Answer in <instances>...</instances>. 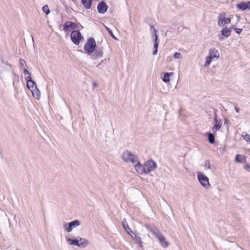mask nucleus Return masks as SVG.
<instances>
[{
  "label": "nucleus",
  "mask_w": 250,
  "mask_h": 250,
  "mask_svg": "<svg viewBox=\"0 0 250 250\" xmlns=\"http://www.w3.org/2000/svg\"><path fill=\"white\" fill-rule=\"evenodd\" d=\"M220 56L219 51L215 48H211L208 51V55L206 58L205 67L208 66L212 61H217Z\"/></svg>",
  "instance_id": "1"
},
{
  "label": "nucleus",
  "mask_w": 250,
  "mask_h": 250,
  "mask_svg": "<svg viewBox=\"0 0 250 250\" xmlns=\"http://www.w3.org/2000/svg\"><path fill=\"white\" fill-rule=\"evenodd\" d=\"M150 231L152 232L153 235L159 240L162 247L165 248L168 247V242L167 241L165 236L159 231V230L157 228H152L151 229Z\"/></svg>",
  "instance_id": "2"
},
{
  "label": "nucleus",
  "mask_w": 250,
  "mask_h": 250,
  "mask_svg": "<svg viewBox=\"0 0 250 250\" xmlns=\"http://www.w3.org/2000/svg\"><path fill=\"white\" fill-rule=\"evenodd\" d=\"M122 158L125 162L131 163L133 165L135 164L138 161L137 157L127 150L123 152Z\"/></svg>",
  "instance_id": "3"
},
{
  "label": "nucleus",
  "mask_w": 250,
  "mask_h": 250,
  "mask_svg": "<svg viewBox=\"0 0 250 250\" xmlns=\"http://www.w3.org/2000/svg\"><path fill=\"white\" fill-rule=\"evenodd\" d=\"M96 46L95 40L91 38L88 40L87 42L84 45V49L88 53L90 54L94 52Z\"/></svg>",
  "instance_id": "4"
},
{
  "label": "nucleus",
  "mask_w": 250,
  "mask_h": 250,
  "mask_svg": "<svg viewBox=\"0 0 250 250\" xmlns=\"http://www.w3.org/2000/svg\"><path fill=\"white\" fill-rule=\"evenodd\" d=\"M197 177L199 181L203 187L207 189L210 188L208 178L207 176L201 172H198Z\"/></svg>",
  "instance_id": "5"
},
{
  "label": "nucleus",
  "mask_w": 250,
  "mask_h": 250,
  "mask_svg": "<svg viewBox=\"0 0 250 250\" xmlns=\"http://www.w3.org/2000/svg\"><path fill=\"white\" fill-rule=\"evenodd\" d=\"M70 37L72 42L76 45H78L83 39L81 33L78 30L73 31L71 34Z\"/></svg>",
  "instance_id": "6"
},
{
  "label": "nucleus",
  "mask_w": 250,
  "mask_h": 250,
  "mask_svg": "<svg viewBox=\"0 0 250 250\" xmlns=\"http://www.w3.org/2000/svg\"><path fill=\"white\" fill-rule=\"evenodd\" d=\"M144 166L145 168L146 174H149L151 171L155 169L157 165L153 160H150L145 162Z\"/></svg>",
  "instance_id": "7"
},
{
  "label": "nucleus",
  "mask_w": 250,
  "mask_h": 250,
  "mask_svg": "<svg viewBox=\"0 0 250 250\" xmlns=\"http://www.w3.org/2000/svg\"><path fill=\"white\" fill-rule=\"evenodd\" d=\"M226 14L221 13L218 16V24L219 26H223L226 24H228L230 22V19L229 18H225Z\"/></svg>",
  "instance_id": "8"
},
{
  "label": "nucleus",
  "mask_w": 250,
  "mask_h": 250,
  "mask_svg": "<svg viewBox=\"0 0 250 250\" xmlns=\"http://www.w3.org/2000/svg\"><path fill=\"white\" fill-rule=\"evenodd\" d=\"M80 222L78 220H75L69 223H68V227L66 228V231L70 232L72 231L73 229L80 225Z\"/></svg>",
  "instance_id": "9"
},
{
  "label": "nucleus",
  "mask_w": 250,
  "mask_h": 250,
  "mask_svg": "<svg viewBox=\"0 0 250 250\" xmlns=\"http://www.w3.org/2000/svg\"><path fill=\"white\" fill-rule=\"evenodd\" d=\"M134 166L138 173L140 174H146L145 168H144V165L140 164L138 160L135 164H134Z\"/></svg>",
  "instance_id": "10"
},
{
  "label": "nucleus",
  "mask_w": 250,
  "mask_h": 250,
  "mask_svg": "<svg viewBox=\"0 0 250 250\" xmlns=\"http://www.w3.org/2000/svg\"><path fill=\"white\" fill-rule=\"evenodd\" d=\"M97 10L99 13L104 14L107 10V6L104 2H101L97 6Z\"/></svg>",
  "instance_id": "11"
},
{
  "label": "nucleus",
  "mask_w": 250,
  "mask_h": 250,
  "mask_svg": "<svg viewBox=\"0 0 250 250\" xmlns=\"http://www.w3.org/2000/svg\"><path fill=\"white\" fill-rule=\"evenodd\" d=\"M231 31V30L229 28H228L227 27L223 28L222 30V31H221L222 36L219 37V39L221 40H224L223 37H228L229 36H230Z\"/></svg>",
  "instance_id": "12"
},
{
  "label": "nucleus",
  "mask_w": 250,
  "mask_h": 250,
  "mask_svg": "<svg viewBox=\"0 0 250 250\" xmlns=\"http://www.w3.org/2000/svg\"><path fill=\"white\" fill-rule=\"evenodd\" d=\"M76 24L72 21H67L63 25V30L67 31L68 29H74L76 28Z\"/></svg>",
  "instance_id": "13"
},
{
  "label": "nucleus",
  "mask_w": 250,
  "mask_h": 250,
  "mask_svg": "<svg viewBox=\"0 0 250 250\" xmlns=\"http://www.w3.org/2000/svg\"><path fill=\"white\" fill-rule=\"evenodd\" d=\"M103 55V51L100 49L96 50L95 53L92 56V58L94 60L98 59L102 57Z\"/></svg>",
  "instance_id": "14"
},
{
  "label": "nucleus",
  "mask_w": 250,
  "mask_h": 250,
  "mask_svg": "<svg viewBox=\"0 0 250 250\" xmlns=\"http://www.w3.org/2000/svg\"><path fill=\"white\" fill-rule=\"evenodd\" d=\"M215 125L212 128V130L214 133H215L217 130H218L221 127V124L218 123L216 116L214 118Z\"/></svg>",
  "instance_id": "15"
},
{
  "label": "nucleus",
  "mask_w": 250,
  "mask_h": 250,
  "mask_svg": "<svg viewBox=\"0 0 250 250\" xmlns=\"http://www.w3.org/2000/svg\"><path fill=\"white\" fill-rule=\"evenodd\" d=\"M79 241L80 240L78 238V237L76 239H72L70 238L67 239V242L69 243L70 245L76 246L78 247H80Z\"/></svg>",
  "instance_id": "16"
},
{
  "label": "nucleus",
  "mask_w": 250,
  "mask_h": 250,
  "mask_svg": "<svg viewBox=\"0 0 250 250\" xmlns=\"http://www.w3.org/2000/svg\"><path fill=\"white\" fill-rule=\"evenodd\" d=\"M78 238L80 240V247L81 248H84L86 247L89 244V242L87 240L84 239V238H82L80 237H78Z\"/></svg>",
  "instance_id": "17"
},
{
  "label": "nucleus",
  "mask_w": 250,
  "mask_h": 250,
  "mask_svg": "<svg viewBox=\"0 0 250 250\" xmlns=\"http://www.w3.org/2000/svg\"><path fill=\"white\" fill-rule=\"evenodd\" d=\"M236 162L240 163H244L246 161L245 157L244 155L238 154L235 158Z\"/></svg>",
  "instance_id": "18"
},
{
  "label": "nucleus",
  "mask_w": 250,
  "mask_h": 250,
  "mask_svg": "<svg viewBox=\"0 0 250 250\" xmlns=\"http://www.w3.org/2000/svg\"><path fill=\"white\" fill-rule=\"evenodd\" d=\"M237 7L241 10H245L247 9V2H240L237 4Z\"/></svg>",
  "instance_id": "19"
},
{
  "label": "nucleus",
  "mask_w": 250,
  "mask_h": 250,
  "mask_svg": "<svg viewBox=\"0 0 250 250\" xmlns=\"http://www.w3.org/2000/svg\"><path fill=\"white\" fill-rule=\"evenodd\" d=\"M82 2L86 9H89L91 5V0H82Z\"/></svg>",
  "instance_id": "20"
},
{
  "label": "nucleus",
  "mask_w": 250,
  "mask_h": 250,
  "mask_svg": "<svg viewBox=\"0 0 250 250\" xmlns=\"http://www.w3.org/2000/svg\"><path fill=\"white\" fill-rule=\"evenodd\" d=\"M27 87L31 90H33L34 87L36 88V84L35 82H34L33 81H31L30 82H27Z\"/></svg>",
  "instance_id": "21"
},
{
  "label": "nucleus",
  "mask_w": 250,
  "mask_h": 250,
  "mask_svg": "<svg viewBox=\"0 0 250 250\" xmlns=\"http://www.w3.org/2000/svg\"><path fill=\"white\" fill-rule=\"evenodd\" d=\"M172 75V73H166L163 78V81L165 83L169 82V77Z\"/></svg>",
  "instance_id": "22"
},
{
  "label": "nucleus",
  "mask_w": 250,
  "mask_h": 250,
  "mask_svg": "<svg viewBox=\"0 0 250 250\" xmlns=\"http://www.w3.org/2000/svg\"><path fill=\"white\" fill-rule=\"evenodd\" d=\"M134 241L135 243L138 245L139 247L142 248L143 247V243L140 237L138 236H135L134 238Z\"/></svg>",
  "instance_id": "23"
},
{
  "label": "nucleus",
  "mask_w": 250,
  "mask_h": 250,
  "mask_svg": "<svg viewBox=\"0 0 250 250\" xmlns=\"http://www.w3.org/2000/svg\"><path fill=\"white\" fill-rule=\"evenodd\" d=\"M208 140L210 144H213L215 141V138L213 134L211 133L208 134Z\"/></svg>",
  "instance_id": "24"
},
{
  "label": "nucleus",
  "mask_w": 250,
  "mask_h": 250,
  "mask_svg": "<svg viewBox=\"0 0 250 250\" xmlns=\"http://www.w3.org/2000/svg\"><path fill=\"white\" fill-rule=\"evenodd\" d=\"M32 94L33 96L37 99H39L40 97V92L38 90H37L36 91L33 90Z\"/></svg>",
  "instance_id": "25"
},
{
  "label": "nucleus",
  "mask_w": 250,
  "mask_h": 250,
  "mask_svg": "<svg viewBox=\"0 0 250 250\" xmlns=\"http://www.w3.org/2000/svg\"><path fill=\"white\" fill-rule=\"evenodd\" d=\"M19 64H20V65L21 66V68H25V66H26V62H25V61L22 59H20V60H19Z\"/></svg>",
  "instance_id": "26"
},
{
  "label": "nucleus",
  "mask_w": 250,
  "mask_h": 250,
  "mask_svg": "<svg viewBox=\"0 0 250 250\" xmlns=\"http://www.w3.org/2000/svg\"><path fill=\"white\" fill-rule=\"evenodd\" d=\"M42 11L45 13L46 15H48L50 13V10L49 9L48 6L47 5H45L43 6L42 8Z\"/></svg>",
  "instance_id": "27"
},
{
  "label": "nucleus",
  "mask_w": 250,
  "mask_h": 250,
  "mask_svg": "<svg viewBox=\"0 0 250 250\" xmlns=\"http://www.w3.org/2000/svg\"><path fill=\"white\" fill-rule=\"evenodd\" d=\"M173 57L175 59H179L181 58L182 55L180 53L175 52L173 55Z\"/></svg>",
  "instance_id": "28"
},
{
  "label": "nucleus",
  "mask_w": 250,
  "mask_h": 250,
  "mask_svg": "<svg viewBox=\"0 0 250 250\" xmlns=\"http://www.w3.org/2000/svg\"><path fill=\"white\" fill-rule=\"evenodd\" d=\"M105 28L107 30V31L108 32V33L110 35V36L113 38L116 39V37L114 36V34H113V32H112V30L109 28L107 27V26H105Z\"/></svg>",
  "instance_id": "29"
},
{
  "label": "nucleus",
  "mask_w": 250,
  "mask_h": 250,
  "mask_svg": "<svg viewBox=\"0 0 250 250\" xmlns=\"http://www.w3.org/2000/svg\"><path fill=\"white\" fill-rule=\"evenodd\" d=\"M155 39H154V43H159V40L158 38V36L156 34L154 35Z\"/></svg>",
  "instance_id": "30"
},
{
  "label": "nucleus",
  "mask_w": 250,
  "mask_h": 250,
  "mask_svg": "<svg viewBox=\"0 0 250 250\" xmlns=\"http://www.w3.org/2000/svg\"><path fill=\"white\" fill-rule=\"evenodd\" d=\"M23 73L24 75H31V74L29 72V71L26 69L25 68H23Z\"/></svg>",
  "instance_id": "31"
},
{
  "label": "nucleus",
  "mask_w": 250,
  "mask_h": 250,
  "mask_svg": "<svg viewBox=\"0 0 250 250\" xmlns=\"http://www.w3.org/2000/svg\"><path fill=\"white\" fill-rule=\"evenodd\" d=\"M244 139L245 140H246V141H248V140H250V136L249 134H246L244 136Z\"/></svg>",
  "instance_id": "32"
},
{
  "label": "nucleus",
  "mask_w": 250,
  "mask_h": 250,
  "mask_svg": "<svg viewBox=\"0 0 250 250\" xmlns=\"http://www.w3.org/2000/svg\"><path fill=\"white\" fill-rule=\"evenodd\" d=\"M25 80H26L27 83L30 82V81H32L31 75H29V76L25 78Z\"/></svg>",
  "instance_id": "33"
},
{
  "label": "nucleus",
  "mask_w": 250,
  "mask_h": 250,
  "mask_svg": "<svg viewBox=\"0 0 250 250\" xmlns=\"http://www.w3.org/2000/svg\"><path fill=\"white\" fill-rule=\"evenodd\" d=\"M205 167L207 169H210V165H209V163L208 162H206L205 163Z\"/></svg>",
  "instance_id": "34"
},
{
  "label": "nucleus",
  "mask_w": 250,
  "mask_h": 250,
  "mask_svg": "<svg viewBox=\"0 0 250 250\" xmlns=\"http://www.w3.org/2000/svg\"><path fill=\"white\" fill-rule=\"evenodd\" d=\"M235 30L236 32L238 34H240L242 31V29L240 28H235Z\"/></svg>",
  "instance_id": "35"
},
{
  "label": "nucleus",
  "mask_w": 250,
  "mask_h": 250,
  "mask_svg": "<svg viewBox=\"0 0 250 250\" xmlns=\"http://www.w3.org/2000/svg\"><path fill=\"white\" fill-rule=\"evenodd\" d=\"M244 168L247 170H249L250 169V165L248 164L245 165Z\"/></svg>",
  "instance_id": "36"
},
{
  "label": "nucleus",
  "mask_w": 250,
  "mask_h": 250,
  "mask_svg": "<svg viewBox=\"0 0 250 250\" xmlns=\"http://www.w3.org/2000/svg\"><path fill=\"white\" fill-rule=\"evenodd\" d=\"M159 43H154V49H157L158 47Z\"/></svg>",
  "instance_id": "37"
},
{
  "label": "nucleus",
  "mask_w": 250,
  "mask_h": 250,
  "mask_svg": "<svg viewBox=\"0 0 250 250\" xmlns=\"http://www.w3.org/2000/svg\"><path fill=\"white\" fill-rule=\"evenodd\" d=\"M247 7H248L247 9H249L250 10V1L247 2Z\"/></svg>",
  "instance_id": "38"
},
{
  "label": "nucleus",
  "mask_w": 250,
  "mask_h": 250,
  "mask_svg": "<svg viewBox=\"0 0 250 250\" xmlns=\"http://www.w3.org/2000/svg\"><path fill=\"white\" fill-rule=\"evenodd\" d=\"M157 53V49H154V50L153 52V55H156Z\"/></svg>",
  "instance_id": "39"
},
{
  "label": "nucleus",
  "mask_w": 250,
  "mask_h": 250,
  "mask_svg": "<svg viewBox=\"0 0 250 250\" xmlns=\"http://www.w3.org/2000/svg\"><path fill=\"white\" fill-rule=\"evenodd\" d=\"M5 213L1 209H0V215H4Z\"/></svg>",
  "instance_id": "40"
},
{
  "label": "nucleus",
  "mask_w": 250,
  "mask_h": 250,
  "mask_svg": "<svg viewBox=\"0 0 250 250\" xmlns=\"http://www.w3.org/2000/svg\"><path fill=\"white\" fill-rule=\"evenodd\" d=\"M104 61H102L101 62L99 63L98 65L97 66V67H98V66H100V65H103V64L104 63Z\"/></svg>",
  "instance_id": "41"
},
{
  "label": "nucleus",
  "mask_w": 250,
  "mask_h": 250,
  "mask_svg": "<svg viewBox=\"0 0 250 250\" xmlns=\"http://www.w3.org/2000/svg\"><path fill=\"white\" fill-rule=\"evenodd\" d=\"M234 108H235V110L236 111V112L237 113H238L239 109L236 106H235Z\"/></svg>",
  "instance_id": "42"
},
{
  "label": "nucleus",
  "mask_w": 250,
  "mask_h": 250,
  "mask_svg": "<svg viewBox=\"0 0 250 250\" xmlns=\"http://www.w3.org/2000/svg\"><path fill=\"white\" fill-rule=\"evenodd\" d=\"M123 227L125 228V230L126 231H127V229L126 228V227H125V224L124 223H123Z\"/></svg>",
  "instance_id": "43"
},
{
  "label": "nucleus",
  "mask_w": 250,
  "mask_h": 250,
  "mask_svg": "<svg viewBox=\"0 0 250 250\" xmlns=\"http://www.w3.org/2000/svg\"><path fill=\"white\" fill-rule=\"evenodd\" d=\"M65 230L66 231V228L68 227V224H65L64 226Z\"/></svg>",
  "instance_id": "44"
},
{
  "label": "nucleus",
  "mask_w": 250,
  "mask_h": 250,
  "mask_svg": "<svg viewBox=\"0 0 250 250\" xmlns=\"http://www.w3.org/2000/svg\"><path fill=\"white\" fill-rule=\"evenodd\" d=\"M153 31H154V33H155V34H154V35H155V34H156V33H157V31L155 29H154V28L153 29Z\"/></svg>",
  "instance_id": "45"
},
{
  "label": "nucleus",
  "mask_w": 250,
  "mask_h": 250,
  "mask_svg": "<svg viewBox=\"0 0 250 250\" xmlns=\"http://www.w3.org/2000/svg\"><path fill=\"white\" fill-rule=\"evenodd\" d=\"M93 86H94V87L97 86V83H93Z\"/></svg>",
  "instance_id": "46"
},
{
  "label": "nucleus",
  "mask_w": 250,
  "mask_h": 250,
  "mask_svg": "<svg viewBox=\"0 0 250 250\" xmlns=\"http://www.w3.org/2000/svg\"><path fill=\"white\" fill-rule=\"evenodd\" d=\"M126 225H127V229H129L130 231H131V230H130V229H129V228L128 227V225H127V224H126Z\"/></svg>",
  "instance_id": "47"
},
{
  "label": "nucleus",
  "mask_w": 250,
  "mask_h": 250,
  "mask_svg": "<svg viewBox=\"0 0 250 250\" xmlns=\"http://www.w3.org/2000/svg\"><path fill=\"white\" fill-rule=\"evenodd\" d=\"M108 60H109V59H107V60H106V59H105V60H104V61H106V62H108Z\"/></svg>",
  "instance_id": "48"
},
{
  "label": "nucleus",
  "mask_w": 250,
  "mask_h": 250,
  "mask_svg": "<svg viewBox=\"0 0 250 250\" xmlns=\"http://www.w3.org/2000/svg\"><path fill=\"white\" fill-rule=\"evenodd\" d=\"M153 27V26L151 25V28H152Z\"/></svg>",
  "instance_id": "49"
},
{
  "label": "nucleus",
  "mask_w": 250,
  "mask_h": 250,
  "mask_svg": "<svg viewBox=\"0 0 250 250\" xmlns=\"http://www.w3.org/2000/svg\"><path fill=\"white\" fill-rule=\"evenodd\" d=\"M72 0V1H76V0Z\"/></svg>",
  "instance_id": "50"
}]
</instances>
